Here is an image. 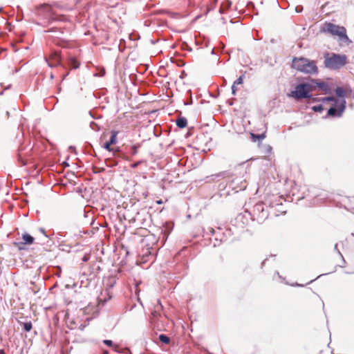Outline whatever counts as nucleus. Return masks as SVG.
Here are the masks:
<instances>
[{
	"instance_id": "nucleus-1",
	"label": "nucleus",
	"mask_w": 354,
	"mask_h": 354,
	"mask_svg": "<svg viewBox=\"0 0 354 354\" xmlns=\"http://www.w3.org/2000/svg\"><path fill=\"white\" fill-rule=\"evenodd\" d=\"M283 198L280 196H268L264 202H259L256 203L252 212H249L252 220H256L258 223H263L268 217V212L264 208L265 205L274 207L276 205H282Z\"/></svg>"
},
{
	"instance_id": "nucleus-2",
	"label": "nucleus",
	"mask_w": 354,
	"mask_h": 354,
	"mask_svg": "<svg viewBox=\"0 0 354 354\" xmlns=\"http://www.w3.org/2000/svg\"><path fill=\"white\" fill-rule=\"evenodd\" d=\"M321 32L325 34H329L333 37H337L340 45H348L352 43L346 34V29L330 22H325L321 28Z\"/></svg>"
},
{
	"instance_id": "nucleus-3",
	"label": "nucleus",
	"mask_w": 354,
	"mask_h": 354,
	"mask_svg": "<svg viewBox=\"0 0 354 354\" xmlns=\"http://www.w3.org/2000/svg\"><path fill=\"white\" fill-rule=\"evenodd\" d=\"M292 67L305 74L315 75L318 73L316 62L303 57H294L292 61Z\"/></svg>"
},
{
	"instance_id": "nucleus-4",
	"label": "nucleus",
	"mask_w": 354,
	"mask_h": 354,
	"mask_svg": "<svg viewBox=\"0 0 354 354\" xmlns=\"http://www.w3.org/2000/svg\"><path fill=\"white\" fill-rule=\"evenodd\" d=\"M324 58V66L330 70H338L347 64V56L344 54L326 53Z\"/></svg>"
},
{
	"instance_id": "nucleus-5",
	"label": "nucleus",
	"mask_w": 354,
	"mask_h": 354,
	"mask_svg": "<svg viewBox=\"0 0 354 354\" xmlns=\"http://www.w3.org/2000/svg\"><path fill=\"white\" fill-rule=\"evenodd\" d=\"M346 100L341 99V101H337V104H333V106L328 110L327 115L324 118L328 117H337L342 116L343 113L346 109Z\"/></svg>"
},
{
	"instance_id": "nucleus-6",
	"label": "nucleus",
	"mask_w": 354,
	"mask_h": 354,
	"mask_svg": "<svg viewBox=\"0 0 354 354\" xmlns=\"http://www.w3.org/2000/svg\"><path fill=\"white\" fill-rule=\"evenodd\" d=\"M308 87L309 85L305 83L299 84L295 87V90L292 91L291 95L296 99L309 98L311 95Z\"/></svg>"
},
{
	"instance_id": "nucleus-7",
	"label": "nucleus",
	"mask_w": 354,
	"mask_h": 354,
	"mask_svg": "<svg viewBox=\"0 0 354 354\" xmlns=\"http://www.w3.org/2000/svg\"><path fill=\"white\" fill-rule=\"evenodd\" d=\"M45 60L50 68L56 67L61 64V57L57 52L52 53L48 58H45Z\"/></svg>"
},
{
	"instance_id": "nucleus-8",
	"label": "nucleus",
	"mask_w": 354,
	"mask_h": 354,
	"mask_svg": "<svg viewBox=\"0 0 354 354\" xmlns=\"http://www.w3.org/2000/svg\"><path fill=\"white\" fill-rule=\"evenodd\" d=\"M229 185L232 189L236 190V192H239L240 190H243L247 187L245 180H242L241 178H238L232 180L230 183Z\"/></svg>"
},
{
	"instance_id": "nucleus-9",
	"label": "nucleus",
	"mask_w": 354,
	"mask_h": 354,
	"mask_svg": "<svg viewBox=\"0 0 354 354\" xmlns=\"http://www.w3.org/2000/svg\"><path fill=\"white\" fill-rule=\"evenodd\" d=\"M316 84L317 86V88H319V90L324 91L326 93H330V87L326 82L318 80V83Z\"/></svg>"
},
{
	"instance_id": "nucleus-10",
	"label": "nucleus",
	"mask_w": 354,
	"mask_h": 354,
	"mask_svg": "<svg viewBox=\"0 0 354 354\" xmlns=\"http://www.w3.org/2000/svg\"><path fill=\"white\" fill-rule=\"evenodd\" d=\"M46 32H51L53 34V37H60V36L63 34V29L59 28H52L45 31Z\"/></svg>"
},
{
	"instance_id": "nucleus-11",
	"label": "nucleus",
	"mask_w": 354,
	"mask_h": 354,
	"mask_svg": "<svg viewBox=\"0 0 354 354\" xmlns=\"http://www.w3.org/2000/svg\"><path fill=\"white\" fill-rule=\"evenodd\" d=\"M176 124L178 127H179L180 129H183V128H185L187 126V120L184 117H180V118H178L176 120Z\"/></svg>"
},
{
	"instance_id": "nucleus-12",
	"label": "nucleus",
	"mask_w": 354,
	"mask_h": 354,
	"mask_svg": "<svg viewBox=\"0 0 354 354\" xmlns=\"http://www.w3.org/2000/svg\"><path fill=\"white\" fill-rule=\"evenodd\" d=\"M22 239L24 244H32L34 241V238L27 233L23 234Z\"/></svg>"
},
{
	"instance_id": "nucleus-13",
	"label": "nucleus",
	"mask_w": 354,
	"mask_h": 354,
	"mask_svg": "<svg viewBox=\"0 0 354 354\" xmlns=\"http://www.w3.org/2000/svg\"><path fill=\"white\" fill-rule=\"evenodd\" d=\"M20 326L23 327V330L26 332H29L32 328V324L31 322H19Z\"/></svg>"
},
{
	"instance_id": "nucleus-14",
	"label": "nucleus",
	"mask_w": 354,
	"mask_h": 354,
	"mask_svg": "<svg viewBox=\"0 0 354 354\" xmlns=\"http://www.w3.org/2000/svg\"><path fill=\"white\" fill-rule=\"evenodd\" d=\"M335 94L337 97H340L339 99H345L346 92L342 87H337L335 89Z\"/></svg>"
},
{
	"instance_id": "nucleus-15",
	"label": "nucleus",
	"mask_w": 354,
	"mask_h": 354,
	"mask_svg": "<svg viewBox=\"0 0 354 354\" xmlns=\"http://www.w3.org/2000/svg\"><path fill=\"white\" fill-rule=\"evenodd\" d=\"M318 83L317 80H311L308 82H306V84H308V90L311 93L313 91L315 90V88L317 87V84Z\"/></svg>"
},
{
	"instance_id": "nucleus-16",
	"label": "nucleus",
	"mask_w": 354,
	"mask_h": 354,
	"mask_svg": "<svg viewBox=\"0 0 354 354\" xmlns=\"http://www.w3.org/2000/svg\"><path fill=\"white\" fill-rule=\"evenodd\" d=\"M210 1V6H208L206 7L205 10V15H207L211 10H214L215 8V6L217 3L218 0H209Z\"/></svg>"
},
{
	"instance_id": "nucleus-17",
	"label": "nucleus",
	"mask_w": 354,
	"mask_h": 354,
	"mask_svg": "<svg viewBox=\"0 0 354 354\" xmlns=\"http://www.w3.org/2000/svg\"><path fill=\"white\" fill-rule=\"evenodd\" d=\"M321 101L324 103L326 102H333V104H337V101H341V99H337L335 97L329 96L322 98Z\"/></svg>"
},
{
	"instance_id": "nucleus-18",
	"label": "nucleus",
	"mask_w": 354,
	"mask_h": 354,
	"mask_svg": "<svg viewBox=\"0 0 354 354\" xmlns=\"http://www.w3.org/2000/svg\"><path fill=\"white\" fill-rule=\"evenodd\" d=\"M111 138L109 139V140L108 141L109 143H111V145H113L115 143H116L117 142V134H118V132L115 131H111Z\"/></svg>"
},
{
	"instance_id": "nucleus-19",
	"label": "nucleus",
	"mask_w": 354,
	"mask_h": 354,
	"mask_svg": "<svg viewBox=\"0 0 354 354\" xmlns=\"http://www.w3.org/2000/svg\"><path fill=\"white\" fill-rule=\"evenodd\" d=\"M70 64L71 67L74 69H76L80 66V63L73 57L71 58Z\"/></svg>"
},
{
	"instance_id": "nucleus-20",
	"label": "nucleus",
	"mask_w": 354,
	"mask_h": 354,
	"mask_svg": "<svg viewBox=\"0 0 354 354\" xmlns=\"http://www.w3.org/2000/svg\"><path fill=\"white\" fill-rule=\"evenodd\" d=\"M159 339L164 344H168L170 342L169 337L163 334L159 335Z\"/></svg>"
},
{
	"instance_id": "nucleus-21",
	"label": "nucleus",
	"mask_w": 354,
	"mask_h": 354,
	"mask_svg": "<svg viewBox=\"0 0 354 354\" xmlns=\"http://www.w3.org/2000/svg\"><path fill=\"white\" fill-rule=\"evenodd\" d=\"M90 127L94 131H99L100 130V127L95 122L90 123Z\"/></svg>"
},
{
	"instance_id": "nucleus-22",
	"label": "nucleus",
	"mask_w": 354,
	"mask_h": 354,
	"mask_svg": "<svg viewBox=\"0 0 354 354\" xmlns=\"http://www.w3.org/2000/svg\"><path fill=\"white\" fill-rule=\"evenodd\" d=\"M245 77V75L243 74L240 75L234 82V84L236 85L241 84L243 82V79Z\"/></svg>"
},
{
	"instance_id": "nucleus-23",
	"label": "nucleus",
	"mask_w": 354,
	"mask_h": 354,
	"mask_svg": "<svg viewBox=\"0 0 354 354\" xmlns=\"http://www.w3.org/2000/svg\"><path fill=\"white\" fill-rule=\"evenodd\" d=\"M312 109L315 112L322 111L323 110V106L322 104L315 105L312 107Z\"/></svg>"
},
{
	"instance_id": "nucleus-24",
	"label": "nucleus",
	"mask_w": 354,
	"mask_h": 354,
	"mask_svg": "<svg viewBox=\"0 0 354 354\" xmlns=\"http://www.w3.org/2000/svg\"><path fill=\"white\" fill-rule=\"evenodd\" d=\"M252 137L256 138H257L259 140L264 139L265 137H266L264 133L258 134V135H255L254 133H252Z\"/></svg>"
},
{
	"instance_id": "nucleus-25",
	"label": "nucleus",
	"mask_w": 354,
	"mask_h": 354,
	"mask_svg": "<svg viewBox=\"0 0 354 354\" xmlns=\"http://www.w3.org/2000/svg\"><path fill=\"white\" fill-rule=\"evenodd\" d=\"M111 144L109 143V142H106L104 144V148L108 151H111Z\"/></svg>"
},
{
	"instance_id": "nucleus-26",
	"label": "nucleus",
	"mask_w": 354,
	"mask_h": 354,
	"mask_svg": "<svg viewBox=\"0 0 354 354\" xmlns=\"http://www.w3.org/2000/svg\"><path fill=\"white\" fill-rule=\"evenodd\" d=\"M19 161L21 162L22 165H26L27 164L26 160L21 157V154H19Z\"/></svg>"
},
{
	"instance_id": "nucleus-27",
	"label": "nucleus",
	"mask_w": 354,
	"mask_h": 354,
	"mask_svg": "<svg viewBox=\"0 0 354 354\" xmlns=\"http://www.w3.org/2000/svg\"><path fill=\"white\" fill-rule=\"evenodd\" d=\"M335 250L337 252V253L339 254V255L342 257V260H343V262H344V264H345V260L344 259V257L342 254V253L339 251L338 248H337V244L336 243L335 245Z\"/></svg>"
},
{
	"instance_id": "nucleus-28",
	"label": "nucleus",
	"mask_w": 354,
	"mask_h": 354,
	"mask_svg": "<svg viewBox=\"0 0 354 354\" xmlns=\"http://www.w3.org/2000/svg\"><path fill=\"white\" fill-rule=\"evenodd\" d=\"M103 342L104 344H106L108 346H112V345H113V342L109 339H105L103 341Z\"/></svg>"
},
{
	"instance_id": "nucleus-29",
	"label": "nucleus",
	"mask_w": 354,
	"mask_h": 354,
	"mask_svg": "<svg viewBox=\"0 0 354 354\" xmlns=\"http://www.w3.org/2000/svg\"><path fill=\"white\" fill-rule=\"evenodd\" d=\"M232 93L235 95L236 93V85L233 83L232 86Z\"/></svg>"
},
{
	"instance_id": "nucleus-30",
	"label": "nucleus",
	"mask_w": 354,
	"mask_h": 354,
	"mask_svg": "<svg viewBox=\"0 0 354 354\" xmlns=\"http://www.w3.org/2000/svg\"><path fill=\"white\" fill-rule=\"evenodd\" d=\"M142 162V161H137L133 164L131 165V167L133 168V169H135L136 168L138 165H140V163Z\"/></svg>"
},
{
	"instance_id": "nucleus-31",
	"label": "nucleus",
	"mask_w": 354,
	"mask_h": 354,
	"mask_svg": "<svg viewBox=\"0 0 354 354\" xmlns=\"http://www.w3.org/2000/svg\"><path fill=\"white\" fill-rule=\"evenodd\" d=\"M226 174H227L226 171H223V172H220V173L216 174L215 176L224 178V177H225Z\"/></svg>"
},
{
	"instance_id": "nucleus-32",
	"label": "nucleus",
	"mask_w": 354,
	"mask_h": 354,
	"mask_svg": "<svg viewBox=\"0 0 354 354\" xmlns=\"http://www.w3.org/2000/svg\"><path fill=\"white\" fill-rule=\"evenodd\" d=\"M295 10L297 12H301L303 10V7L301 6H297L295 8Z\"/></svg>"
},
{
	"instance_id": "nucleus-33",
	"label": "nucleus",
	"mask_w": 354,
	"mask_h": 354,
	"mask_svg": "<svg viewBox=\"0 0 354 354\" xmlns=\"http://www.w3.org/2000/svg\"><path fill=\"white\" fill-rule=\"evenodd\" d=\"M132 148H133V155L136 154V153H137V151H137V147H136V146H133V147H132Z\"/></svg>"
},
{
	"instance_id": "nucleus-34",
	"label": "nucleus",
	"mask_w": 354,
	"mask_h": 354,
	"mask_svg": "<svg viewBox=\"0 0 354 354\" xmlns=\"http://www.w3.org/2000/svg\"><path fill=\"white\" fill-rule=\"evenodd\" d=\"M39 230L46 237H48V236L46 234L45 230L43 228H41Z\"/></svg>"
},
{
	"instance_id": "nucleus-35",
	"label": "nucleus",
	"mask_w": 354,
	"mask_h": 354,
	"mask_svg": "<svg viewBox=\"0 0 354 354\" xmlns=\"http://www.w3.org/2000/svg\"><path fill=\"white\" fill-rule=\"evenodd\" d=\"M210 232L212 234H215V230L214 229H211L210 230Z\"/></svg>"
},
{
	"instance_id": "nucleus-36",
	"label": "nucleus",
	"mask_w": 354,
	"mask_h": 354,
	"mask_svg": "<svg viewBox=\"0 0 354 354\" xmlns=\"http://www.w3.org/2000/svg\"><path fill=\"white\" fill-rule=\"evenodd\" d=\"M6 115H7V117H8V118L10 116V113H9V111H6Z\"/></svg>"
},
{
	"instance_id": "nucleus-37",
	"label": "nucleus",
	"mask_w": 354,
	"mask_h": 354,
	"mask_svg": "<svg viewBox=\"0 0 354 354\" xmlns=\"http://www.w3.org/2000/svg\"><path fill=\"white\" fill-rule=\"evenodd\" d=\"M212 54H214V48L212 50Z\"/></svg>"
},
{
	"instance_id": "nucleus-38",
	"label": "nucleus",
	"mask_w": 354,
	"mask_h": 354,
	"mask_svg": "<svg viewBox=\"0 0 354 354\" xmlns=\"http://www.w3.org/2000/svg\"><path fill=\"white\" fill-rule=\"evenodd\" d=\"M157 203H158V204H161V203H162V201H158Z\"/></svg>"
},
{
	"instance_id": "nucleus-39",
	"label": "nucleus",
	"mask_w": 354,
	"mask_h": 354,
	"mask_svg": "<svg viewBox=\"0 0 354 354\" xmlns=\"http://www.w3.org/2000/svg\"><path fill=\"white\" fill-rule=\"evenodd\" d=\"M50 77L53 78V74L50 75Z\"/></svg>"
},
{
	"instance_id": "nucleus-40",
	"label": "nucleus",
	"mask_w": 354,
	"mask_h": 354,
	"mask_svg": "<svg viewBox=\"0 0 354 354\" xmlns=\"http://www.w3.org/2000/svg\"><path fill=\"white\" fill-rule=\"evenodd\" d=\"M352 235L354 236V232L352 233Z\"/></svg>"
}]
</instances>
